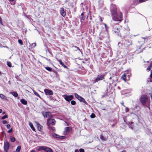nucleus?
I'll return each instance as SVG.
<instances>
[{
  "label": "nucleus",
  "mask_w": 152,
  "mask_h": 152,
  "mask_svg": "<svg viewBox=\"0 0 152 152\" xmlns=\"http://www.w3.org/2000/svg\"><path fill=\"white\" fill-rule=\"evenodd\" d=\"M75 96L76 98L78 100L80 101V102H82L84 103H86V102L85 100V99L82 97L81 96L75 93Z\"/></svg>",
  "instance_id": "obj_3"
},
{
  "label": "nucleus",
  "mask_w": 152,
  "mask_h": 152,
  "mask_svg": "<svg viewBox=\"0 0 152 152\" xmlns=\"http://www.w3.org/2000/svg\"><path fill=\"white\" fill-rule=\"evenodd\" d=\"M2 112V110L1 109H0V113H1Z\"/></svg>",
  "instance_id": "obj_48"
},
{
  "label": "nucleus",
  "mask_w": 152,
  "mask_h": 152,
  "mask_svg": "<svg viewBox=\"0 0 152 152\" xmlns=\"http://www.w3.org/2000/svg\"><path fill=\"white\" fill-rule=\"evenodd\" d=\"M112 19L116 21H121L123 18V14L121 12H119V17L118 16L117 13L115 9H114L112 12Z\"/></svg>",
  "instance_id": "obj_2"
},
{
  "label": "nucleus",
  "mask_w": 152,
  "mask_h": 152,
  "mask_svg": "<svg viewBox=\"0 0 152 152\" xmlns=\"http://www.w3.org/2000/svg\"><path fill=\"white\" fill-rule=\"evenodd\" d=\"M109 79H111V77H110V78H109Z\"/></svg>",
  "instance_id": "obj_57"
},
{
  "label": "nucleus",
  "mask_w": 152,
  "mask_h": 152,
  "mask_svg": "<svg viewBox=\"0 0 152 152\" xmlns=\"http://www.w3.org/2000/svg\"><path fill=\"white\" fill-rule=\"evenodd\" d=\"M104 26H105V28H106V26H107V25H106V24H105V23H104Z\"/></svg>",
  "instance_id": "obj_51"
},
{
  "label": "nucleus",
  "mask_w": 152,
  "mask_h": 152,
  "mask_svg": "<svg viewBox=\"0 0 152 152\" xmlns=\"http://www.w3.org/2000/svg\"><path fill=\"white\" fill-rule=\"evenodd\" d=\"M5 113V112H3L2 113V114H4Z\"/></svg>",
  "instance_id": "obj_53"
},
{
  "label": "nucleus",
  "mask_w": 152,
  "mask_h": 152,
  "mask_svg": "<svg viewBox=\"0 0 152 152\" xmlns=\"http://www.w3.org/2000/svg\"><path fill=\"white\" fill-rule=\"evenodd\" d=\"M10 1H14V0H9Z\"/></svg>",
  "instance_id": "obj_54"
},
{
  "label": "nucleus",
  "mask_w": 152,
  "mask_h": 152,
  "mask_svg": "<svg viewBox=\"0 0 152 152\" xmlns=\"http://www.w3.org/2000/svg\"><path fill=\"white\" fill-rule=\"evenodd\" d=\"M46 147V146H40L38 149V151H41V150L45 151Z\"/></svg>",
  "instance_id": "obj_14"
},
{
  "label": "nucleus",
  "mask_w": 152,
  "mask_h": 152,
  "mask_svg": "<svg viewBox=\"0 0 152 152\" xmlns=\"http://www.w3.org/2000/svg\"><path fill=\"white\" fill-rule=\"evenodd\" d=\"M12 129H10V130H9L8 131V132L9 133H10L12 132Z\"/></svg>",
  "instance_id": "obj_42"
},
{
  "label": "nucleus",
  "mask_w": 152,
  "mask_h": 152,
  "mask_svg": "<svg viewBox=\"0 0 152 152\" xmlns=\"http://www.w3.org/2000/svg\"><path fill=\"white\" fill-rule=\"evenodd\" d=\"M143 51V50H142L140 51V52H142Z\"/></svg>",
  "instance_id": "obj_52"
},
{
  "label": "nucleus",
  "mask_w": 152,
  "mask_h": 152,
  "mask_svg": "<svg viewBox=\"0 0 152 152\" xmlns=\"http://www.w3.org/2000/svg\"><path fill=\"white\" fill-rule=\"evenodd\" d=\"M139 100L143 106L147 107L149 106L150 100L147 95H142L140 98Z\"/></svg>",
  "instance_id": "obj_1"
},
{
  "label": "nucleus",
  "mask_w": 152,
  "mask_h": 152,
  "mask_svg": "<svg viewBox=\"0 0 152 152\" xmlns=\"http://www.w3.org/2000/svg\"><path fill=\"white\" fill-rule=\"evenodd\" d=\"M35 123L36 124L38 130L39 131H41L42 128V126L39 124L37 121H36Z\"/></svg>",
  "instance_id": "obj_11"
},
{
  "label": "nucleus",
  "mask_w": 152,
  "mask_h": 152,
  "mask_svg": "<svg viewBox=\"0 0 152 152\" xmlns=\"http://www.w3.org/2000/svg\"><path fill=\"white\" fill-rule=\"evenodd\" d=\"M33 90V92L34 93L35 95H36V96H37L38 97H39L40 98V96L39 95V94L37 92H36L34 90Z\"/></svg>",
  "instance_id": "obj_23"
},
{
  "label": "nucleus",
  "mask_w": 152,
  "mask_h": 152,
  "mask_svg": "<svg viewBox=\"0 0 152 152\" xmlns=\"http://www.w3.org/2000/svg\"><path fill=\"white\" fill-rule=\"evenodd\" d=\"M21 147L20 146H18L17 147L16 151L13 152H19L20 150Z\"/></svg>",
  "instance_id": "obj_21"
},
{
  "label": "nucleus",
  "mask_w": 152,
  "mask_h": 152,
  "mask_svg": "<svg viewBox=\"0 0 152 152\" xmlns=\"http://www.w3.org/2000/svg\"><path fill=\"white\" fill-rule=\"evenodd\" d=\"M44 91L46 95H52L53 94V91L51 90H49L47 89H45L44 90Z\"/></svg>",
  "instance_id": "obj_6"
},
{
  "label": "nucleus",
  "mask_w": 152,
  "mask_h": 152,
  "mask_svg": "<svg viewBox=\"0 0 152 152\" xmlns=\"http://www.w3.org/2000/svg\"><path fill=\"white\" fill-rule=\"evenodd\" d=\"M121 79H123L125 82H126V75L125 74H124L121 77Z\"/></svg>",
  "instance_id": "obj_22"
},
{
  "label": "nucleus",
  "mask_w": 152,
  "mask_h": 152,
  "mask_svg": "<svg viewBox=\"0 0 152 152\" xmlns=\"http://www.w3.org/2000/svg\"><path fill=\"white\" fill-rule=\"evenodd\" d=\"M45 68L47 70L50 72H51L52 70V69L50 67H45Z\"/></svg>",
  "instance_id": "obj_27"
},
{
  "label": "nucleus",
  "mask_w": 152,
  "mask_h": 152,
  "mask_svg": "<svg viewBox=\"0 0 152 152\" xmlns=\"http://www.w3.org/2000/svg\"><path fill=\"white\" fill-rule=\"evenodd\" d=\"M55 122L56 121L54 119L49 118L47 120V124L50 127V125L51 124L54 125L55 124Z\"/></svg>",
  "instance_id": "obj_5"
},
{
  "label": "nucleus",
  "mask_w": 152,
  "mask_h": 152,
  "mask_svg": "<svg viewBox=\"0 0 152 152\" xmlns=\"http://www.w3.org/2000/svg\"><path fill=\"white\" fill-rule=\"evenodd\" d=\"M18 42L19 43L20 45H23V42L22 41V40L21 39H19L18 40Z\"/></svg>",
  "instance_id": "obj_29"
},
{
  "label": "nucleus",
  "mask_w": 152,
  "mask_h": 152,
  "mask_svg": "<svg viewBox=\"0 0 152 152\" xmlns=\"http://www.w3.org/2000/svg\"><path fill=\"white\" fill-rule=\"evenodd\" d=\"M126 112H128L129 111V109L128 108H126Z\"/></svg>",
  "instance_id": "obj_46"
},
{
  "label": "nucleus",
  "mask_w": 152,
  "mask_h": 152,
  "mask_svg": "<svg viewBox=\"0 0 152 152\" xmlns=\"http://www.w3.org/2000/svg\"><path fill=\"white\" fill-rule=\"evenodd\" d=\"M10 94H12L15 97H17L18 96V94L16 92H11Z\"/></svg>",
  "instance_id": "obj_17"
},
{
  "label": "nucleus",
  "mask_w": 152,
  "mask_h": 152,
  "mask_svg": "<svg viewBox=\"0 0 152 152\" xmlns=\"http://www.w3.org/2000/svg\"><path fill=\"white\" fill-rule=\"evenodd\" d=\"M95 116V115L94 113H92L91 115V117L92 118H94Z\"/></svg>",
  "instance_id": "obj_31"
},
{
  "label": "nucleus",
  "mask_w": 152,
  "mask_h": 152,
  "mask_svg": "<svg viewBox=\"0 0 152 152\" xmlns=\"http://www.w3.org/2000/svg\"><path fill=\"white\" fill-rule=\"evenodd\" d=\"M65 137L64 136H60V137L59 138V139H64L65 138Z\"/></svg>",
  "instance_id": "obj_37"
},
{
  "label": "nucleus",
  "mask_w": 152,
  "mask_h": 152,
  "mask_svg": "<svg viewBox=\"0 0 152 152\" xmlns=\"http://www.w3.org/2000/svg\"><path fill=\"white\" fill-rule=\"evenodd\" d=\"M2 122L3 124H6L7 123V121H6L5 120H3L2 121Z\"/></svg>",
  "instance_id": "obj_40"
},
{
  "label": "nucleus",
  "mask_w": 152,
  "mask_h": 152,
  "mask_svg": "<svg viewBox=\"0 0 152 152\" xmlns=\"http://www.w3.org/2000/svg\"><path fill=\"white\" fill-rule=\"evenodd\" d=\"M32 46L33 48L35 47L36 45V43H33V44H32Z\"/></svg>",
  "instance_id": "obj_36"
},
{
  "label": "nucleus",
  "mask_w": 152,
  "mask_h": 152,
  "mask_svg": "<svg viewBox=\"0 0 152 152\" xmlns=\"http://www.w3.org/2000/svg\"><path fill=\"white\" fill-rule=\"evenodd\" d=\"M50 129L52 130L53 131H55V128L54 127H50Z\"/></svg>",
  "instance_id": "obj_34"
},
{
  "label": "nucleus",
  "mask_w": 152,
  "mask_h": 152,
  "mask_svg": "<svg viewBox=\"0 0 152 152\" xmlns=\"http://www.w3.org/2000/svg\"><path fill=\"white\" fill-rule=\"evenodd\" d=\"M31 152H36L34 150H32Z\"/></svg>",
  "instance_id": "obj_50"
},
{
  "label": "nucleus",
  "mask_w": 152,
  "mask_h": 152,
  "mask_svg": "<svg viewBox=\"0 0 152 152\" xmlns=\"http://www.w3.org/2000/svg\"><path fill=\"white\" fill-rule=\"evenodd\" d=\"M29 125L30 126V127H31V129H32L33 131H35V129L34 128V127L33 125L30 122H29Z\"/></svg>",
  "instance_id": "obj_19"
},
{
  "label": "nucleus",
  "mask_w": 152,
  "mask_h": 152,
  "mask_svg": "<svg viewBox=\"0 0 152 152\" xmlns=\"http://www.w3.org/2000/svg\"><path fill=\"white\" fill-rule=\"evenodd\" d=\"M60 13L61 15L63 17H64L66 15V12L64 11V9L63 8H60Z\"/></svg>",
  "instance_id": "obj_7"
},
{
  "label": "nucleus",
  "mask_w": 152,
  "mask_h": 152,
  "mask_svg": "<svg viewBox=\"0 0 152 152\" xmlns=\"http://www.w3.org/2000/svg\"><path fill=\"white\" fill-rule=\"evenodd\" d=\"M6 126H7V128H8V129L10 128L11 127V126H10V125L9 124H7V125Z\"/></svg>",
  "instance_id": "obj_38"
},
{
  "label": "nucleus",
  "mask_w": 152,
  "mask_h": 152,
  "mask_svg": "<svg viewBox=\"0 0 152 152\" xmlns=\"http://www.w3.org/2000/svg\"><path fill=\"white\" fill-rule=\"evenodd\" d=\"M73 98V95H67L64 97L65 99L67 101H69L72 100Z\"/></svg>",
  "instance_id": "obj_8"
},
{
  "label": "nucleus",
  "mask_w": 152,
  "mask_h": 152,
  "mask_svg": "<svg viewBox=\"0 0 152 152\" xmlns=\"http://www.w3.org/2000/svg\"><path fill=\"white\" fill-rule=\"evenodd\" d=\"M67 132H66V131L64 132V134L65 135H66L67 134Z\"/></svg>",
  "instance_id": "obj_47"
},
{
  "label": "nucleus",
  "mask_w": 152,
  "mask_h": 152,
  "mask_svg": "<svg viewBox=\"0 0 152 152\" xmlns=\"http://www.w3.org/2000/svg\"><path fill=\"white\" fill-rule=\"evenodd\" d=\"M71 130V128L70 127H66L65 128V131L67 132H69Z\"/></svg>",
  "instance_id": "obj_20"
},
{
  "label": "nucleus",
  "mask_w": 152,
  "mask_h": 152,
  "mask_svg": "<svg viewBox=\"0 0 152 152\" xmlns=\"http://www.w3.org/2000/svg\"><path fill=\"white\" fill-rule=\"evenodd\" d=\"M99 19V20H100V22H102V18L101 17H100Z\"/></svg>",
  "instance_id": "obj_43"
},
{
  "label": "nucleus",
  "mask_w": 152,
  "mask_h": 152,
  "mask_svg": "<svg viewBox=\"0 0 152 152\" xmlns=\"http://www.w3.org/2000/svg\"><path fill=\"white\" fill-rule=\"evenodd\" d=\"M50 114V113L48 112H42V114L45 118H46L49 117Z\"/></svg>",
  "instance_id": "obj_10"
},
{
  "label": "nucleus",
  "mask_w": 152,
  "mask_h": 152,
  "mask_svg": "<svg viewBox=\"0 0 152 152\" xmlns=\"http://www.w3.org/2000/svg\"><path fill=\"white\" fill-rule=\"evenodd\" d=\"M51 135L53 137L56 138H59L60 137L59 135L54 133H52L51 134Z\"/></svg>",
  "instance_id": "obj_12"
},
{
  "label": "nucleus",
  "mask_w": 152,
  "mask_h": 152,
  "mask_svg": "<svg viewBox=\"0 0 152 152\" xmlns=\"http://www.w3.org/2000/svg\"><path fill=\"white\" fill-rule=\"evenodd\" d=\"M80 152H84V150L83 149L81 148L80 149Z\"/></svg>",
  "instance_id": "obj_41"
},
{
  "label": "nucleus",
  "mask_w": 152,
  "mask_h": 152,
  "mask_svg": "<svg viewBox=\"0 0 152 152\" xmlns=\"http://www.w3.org/2000/svg\"><path fill=\"white\" fill-rule=\"evenodd\" d=\"M11 141L12 142H14L15 141V138L14 137H11Z\"/></svg>",
  "instance_id": "obj_28"
},
{
  "label": "nucleus",
  "mask_w": 152,
  "mask_h": 152,
  "mask_svg": "<svg viewBox=\"0 0 152 152\" xmlns=\"http://www.w3.org/2000/svg\"><path fill=\"white\" fill-rule=\"evenodd\" d=\"M147 0H139V1L140 3H142L145 2Z\"/></svg>",
  "instance_id": "obj_39"
},
{
  "label": "nucleus",
  "mask_w": 152,
  "mask_h": 152,
  "mask_svg": "<svg viewBox=\"0 0 152 152\" xmlns=\"http://www.w3.org/2000/svg\"><path fill=\"white\" fill-rule=\"evenodd\" d=\"M141 46H140V48H139V49H140V48H141Z\"/></svg>",
  "instance_id": "obj_56"
},
{
  "label": "nucleus",
  "mask_w": 152,
  "mask_h": 152,
  "mask_svg": "<svg viewBox=\"0 0 152 152\" xmlns=\"http://www.w3.org/2000/svg\"><path fill=\"white\" fill-rule=\"evenodd\" d=\"M1 72H0V74H1Z\"/></svg>",
  "instance_id": "obj_60"
},
{
  "label": "nucleus",
  "mask_w": 152,
  "mask_h": 152,
  "mask_svg": "<svg viewBox=\"0 0 152 152\" xmlns=\"http://www.w3.org/2000/svg\"><path fill=\"white\" fill-rule=\"evenodd\" d=\"M10 147L9 143L7 141H5L4 143V149L5 152H7Z\"/></svg>",
  "instance_id": "obj_4"
},
{
  "label": "nucleus",
  "mask_w": 152,
  "mask_h": 152,
  "mask_svg": "<svg viewBox=\"0 0 152 152\" xmlns=\"http://www.w3.org/2000/svg\"><path fill=\"white\" fill-rule=\"evenodd\" d=\"M75 152H79V151L77 150H75Z\"/></svg>",
  "instance_id": "obj_49"
},
{
  "label": "nucleus",
  "mask_w": 152,
  "mask_h": 152,
  "mask_svg": "<svg viewBox=\"0 0 152 152\" xmlns=\"http://www.w3.org/2000/svg\"><path fill=\"white\" fill-rule=\"evenodd\" d=\"M151 74L150 75V77L151 78H152V70H151Z\"/></svg>",
  "instance_id": "obj_45"
},
{
  "label": "nucleus",
  "mask_w": 152,
  "mask_h": 152,
  "mask_svg": "<svg viewBox=\"0 0 152 152\" xmlns=\"http://www.w3.org/2000/svg\"><path fill=\"white\" fill-rule=\"evenodd\" d=\"M8 117V115H5L1 118L2 119H4L5 118H7Z\"/></svg>",
  "instance_id": "obj_33"
},
{
  "label": "nucleus",
  "mask_w": 152,
  "mask_h": 152,
  "mask_svg": "<svg viewBox=\"0 0 152 152\" xmlns=\"http://www.w3.org/2000/svg\"><path fill=\"white\" fill-rule=\"evenodd\" d=\"M104 75H103L100 76H98L95 80V82H98L99 80H102L104 78Z\"/></svg>",
  "instance_id": "obj_9"
},
{
  "label": "nucleus",
  "mask_w": 152,
  "mask_h": 152,
  "mask_svg": "<svg viewBox=\"0 0 152 152\" xmlns=\"http://www.w3.org/2000/svg\"><path fill=\"white\" fill-rule=\"evenodd\" d=\"M71 103L72 105H75L76 104V102L74 100H72L71 102Z\"/></svg>",
  "instance_id": "obj_30"
},
{
  "label": "nucleus",
  "mask_w": 152,
  "mask_h": 152,
  "mask_svg": "<svg viewBox=\"0 0 152 152\" xmlns=\"http://www.w3.org/2000/svg\"><path fill=\"white\" fill-rule=\"evenodd\" d=\"M81 20H84L85 19V18L84 16V13H83L81 14V17H80Z\"/></svg>",
  "instance_id": "obj_25"
},
{
  "label": "nucleus",
  "mask_w": 152,
  "mask_h": 152,
  "mask_svg": "<svg viewBox=\"0 0 152 152\" xmlns=\"http://www.w3.org/2000/svg\"><path fill=\"white\" fill-rule=\"evenodd\" d=\"M45 151L46 152H53V150L47 147H46Z\"/></svg>",
  "instance_id": "obj_13"
},
{
  "label": "nucleus",
  "mask_w": 152,
  "mask_h": 152,
  "mask_svg": "<svg viewBox=\"0 0 152 152\" xmlns=\"http://www.w3.org/2000/svg\"><path fill=\"white\" fill-rule=\"evenodd\" d=\"M59 62L60 63V64L62 66H63L65 68H67V66L65 65L64 64V63L63 62H62L61 60H58Z\"/></svg>",
  "instance_id": "obj_18"
},
{
  "label": "nucleus",
  "mask_w": 152,
  "mask_h": 152,
  "mask_svg": "<svg viewBox=\"0 0 152 152\" xmlns=\"http://www.w3.org/2000/svg\"><path fill=\"white\" fill-rule=\"evenodd\" d=\"M7 65L10 67H11V63L10 62H7Z\"/></svg>",
  "instance_id": "obj_32"
},
{
  "label": "nucleus",
  "mask_w": 152,
  "mask_h": 152,
  "mask_svg": "<svg viewBox=\"0 0 152 152\" xmlns=\"http://www.w3.org/2000/svg\"><path fill=\"white\" fill-rule=\"evenodd\" d=\"M128 42H129V43H130V44L129 45H128V46H129L130 45H132V41H131V40H128Z\"/></svg>",
  "instance_id": "obj_35"
},
{
  "label": "nucleus",
  "mask_w": 152,
  "mask_h": 152,
  "mask_svg": "<svg viewBox=\"0 0 152 152\" xmlns=\"http://www.w3.org/2000/svg\"><path fill=\"white\" fill-rule=\"evenodd\" d=\"M0 23L1 24H2V19L0 17Z\"/></svg>",
  "instance_id": "obj_44"
},
{
  "label": "nucleus",
  "mask_w": 152,
  "mask_h": 152,
  "mask_svg": "<svg viewBox=\"0 0 152 152\" xmlns=\"http://www.w3.org/2000/svg\"><path fill=\"white\" fill-rule=\"evenodd\" d=\"M152 65V63H151L150 65H149L148 67L147 68L146 70L148 71H150L151 69V68Z\"/></svg>",
  "instance_id": "obj_24"
},
{
  "label": "nucleus",
  "mask_w": 152,
  "mask_h": 152,
  "mask_svg": "<svg viewBox=\"0 0 152 152\" xmlns=\"http://www.w3.org/2000/svg\"><path fill=\"white\" fill-rule=\"evenodd\" d=\"M118 35H119L120 37H121V34H118Z\"/></svg>",
  "instance_id": "obj_55"
},
{
  "label": "nucleus",
  "mask_w": 152,
  "mask_h": 152,
  "mask_svg": "<svg viewBox=\"0 0 152 152\" xmlns=\"http://www.w3.org/2000/svg\"><path fill=\"white\" fill-rule=\"evenodd\" d=\"M0 97L2 99H3L7 100V97L6 96H5L3 94H0Z\"/></svg>",
  "instance_id": "obj_16"
},
{
  "label": "nucleus",
  "mask_w": 152,
  "mask_h": 152,
  "mask_svg": "<svg viewBox=\"0 0 152 152\" xmlns=\"http://www.w3.org/2000/svg\"><path fill=\"white\" fill-rule=\"evenodd\" d=\"M142 39H144V38H142Z\"/></svg>",
  "instance_id": "obj_59"
},
{
  "label": "nucleus",
  "mask_w": 152,
  "mask_h": 152,
  "mask_svg": "<svg viewBox=\"0 0 152 152\" xmlns=\"http://www.w3.org/2000/svg\"><path fill=\"white\" fill-rule=\"evenodd\" d=\"M20 102L22 104L24 105H26L27 103V101L23 99H21Z\"/></svg>",
  "instance_id": "obj_15"
},
{
  "label": "nucleus",
  "mask_w": 152,
  "mask_h": 152,
  "mask_svg": "<svg viewBox=\"0 0 152 152\" xmlns=\"http://www.w3.org/2000/svg\"><path fill=\"white\" fill-rule=\"evenodd\" d=\"M122 105H124V103H122Z\"/></svg>",
  "instance_id": "obj_58"
},
{
  "label": "nucleus",
  "mask_w": 152,
  "mask_h": 152,
  "mask_svg": "<svg viewBox=\"0 0 152 152\" xmlns=\"http://www.w3.org/2000/svg\"><path fill=\"white\" fill-rule=\"evenodd\" d=\"M100 139L104 141L106 140L105 137H104L102 135H100Z\"/></svg>",
  "instance_id": "obj_26"
}]
</instances>
